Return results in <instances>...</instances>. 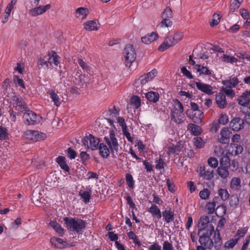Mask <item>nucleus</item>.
Wrapping results in <instances>:
<instances>
[{"instance_id": "nucleus-13", "label": "nucleus", "mask_w": 250, "mask_h": 250, "mask_svg": "<svg viewBox=\"0 0 250 250\" xmlns=\"http://www.w3.org/2000/svg\"><path fill=\"white\" fill-rule=\"evenodd\" d=\"M51 8L50 4H48L45 6L40 5L38 7L32 8L29 11V13L33 17H37L40 15L44 13L47 10Z\"/></svg>"}, {"instance_id": "nucleus-29", "label": "nucleus", "mask_w": 250, "mask_h": 250, "mask_svg": "<svg viewBox=\"0 0 250 250\" xmlns=\"http://www.w3.org/2000/svg\"><path fill=\"white\" fill-rule=\"evenodd\" d=\"M51 54V55H50V53H49L48 55L47 56L48 62L50 63V66L52 65V63H54L56 66H57L60 63L59 60L60 57L55 51H52Z\"/></svg>"}, {"instance_id": "nucleus-55", "label": "nucleus", "mask_w": 250, "mask_h": 250, "mask_svg": "<svg viewBox=\"0 0 250 250\" xmlns=\"http://www.w3.org/2000/svg\"><path fill=\"white\" fill-rule=\"evenodd\" d=\"M193 142L195 146L197 148H202L204 146L205 143L200 137H196L194 138Z\"/></svg>"}, {"instance_id": "nucleus-18", "label": "nucleus", "mask_w": 250, "mask_h": 250, "mask_svg": "<svg viewBox=\"0 0 250 250\" xmlns=\"http://www.w3.org/2000/svg\"><path fill=\"white\" fill-rule=\"evenodd\" d=\"M158 38V34L155 32H152L151 33L148 34L142 37V42L145 44H149L152 42L155 41Z\"/></svg>"}, {"instance_id": "nucleus-2", "label": "nucleus", "mask_w": 250, "mask_h": 250, "mask_svg": "<svg viewBox=\"0 0 250 250\" xmlns=\"http://www.w3.org/2000/svg\"><path fill=\"white\" fill-rule=\"evenodd\" d=\"M214 232V227L212 224H209L203 234L200 237L199 241L200 244L207 249H210L213 245L210 236Z\"/></svg>"}, {"instance_id": "nucleus-58", "label": "nucleus", "mask_w": 250, "mask_h": 250, "mask_svg": "<svg viewBox=\"0 0 250 250\" xmlns=\"http://www.w3.org/2000/svg\"><path fill=\"white\" fill-rule=\"evenodd\" d=\"M241 4L242 2H241V1H235V0H234L229 6V11L230 12H234L240 7Z\"/></svg>"}, {"instance_id": "nucleus-32", "label": "nucleus", "mask_w": 250, "mask_h": 250, "mask_svg": "<svg viewBox=\"0 0 250 250\" xmlns=\"http://www.w3.org/2000/svg\"><path fill=\"white\" fill-rule=\"evenodd\" d=\"M146 97L150 102L155 103L158 101L160 96L156 92L150 91L146 94Z\"/></svg>"}, {"instance_id": "nucleus-38", "label": "nucleus", "mask_w": 250, "mask_h": 250, "mask_svg": "<svg viewBox=\"0 0 250 250\" xmlns=\"http://www.w3.org/2000/svg\"><path fill=\"white\" fill-rule=\"evenodd\" d=\"M228 167H223L219 166L217 169V173L222 179H225L229 176V172Z\"/></svg>"}, {"instance_id": "nucleus-20", "label": "nucleus", "mask_w": 250, "mask_h": 250, "mask_svg": "<svg viewBox=\"0 0 250 250\" xmlns=\"http://www.w3.org/2000/svg\"><path fill=\"white\" fill-rule=\"evenodd\" d=\"M239 82L236 77H230L229 80L222 81L223 84L227 88H231L235 87Z\"/></svg>"}, {"instance_id": "nucleus-14", "label": "nucleus", "mask_w": 250, "mask_h": 250, "mask_svg": "<svg viewBox=\"0 0 250 250\" xmlns=\"http://www.w3.org/2000/svg\"><path fill=\"white\" fill-rule=\"evenodd\" d=\"M244 125V120L239 117L233 118L230 123L231 128L233 130L235 131H238L243 128Z\"/></svg>"}, {"instance_id": "nucleus-3", "label": "nucleus", "mask_w": 250, "mask_h": 250, "mask_svg": "<svg viewBox=\"0 0 250 250\" xmlns=\"http://www.w3.org/2000/svg\"><path fill=\"white\" fill-rule=\"evenodd\" d=\"M104 140L108 145L112 157L115 158L118 153L119 145L113 130L110 131L109 136L104 137Z\"/></svg>"}, {"instance_id": "nucleus-7", "label": "nucleus", "mask_w": 250, "mask_h": 250, "mask_svg": "<svg viewBox=\"0 0 250 250\" xmlns=\"http://www.w3.org/2000/svg\"><path fill=\"white\" fill-rule=\"evenodd\" d=\"M24 135L27 139L34 142L38 141L41 140H43L46 138V135L44 133L33 130H26L24 132Z\"/></svg>"}, {"instance_id": "nucleus-5", "label": "nucleus", "mask_w": 250, "mask_h": 250, "mask_svg": "<svg viewBox=\"0 0 250 250\" xmlns=\"http://www.w3.org/2000/svg\"><path fill=\"white\" fill-rule=\"evenodd\" d=\"M23 119L28 125H33L40 123L42 118L38 114L30 110H26L23 112Z\"/></svg>"}, {"instance_id": "nucleus-37", "label": "nucleus", "mask_w": 250, "mask_h": 250, "mask_svg": "<svg viewBox=\"0 0 250 250\" xmlns=\"http://www.w3.org/2000/svg\"><path fill=\"white\" fill-rule=\"evenodd\" d=\"M216 231H217V234H216V232L215 231L214 236V244L215 248L216 250H219L222 245V241L220 233L219 232V230L217 229H216Z\"/></svg>"}, {"instance_id": "nucleus-27", "label": "nucleus", "mask_w": 250, "mask_h": 250, "mask_svg": "<svg viewBox=\"0 0 250 250\" xmlns=\"http://www.w3.org/2000/svg\"><path fill=\"white\" fill-rule=\"evenodd\" d=\"M148 212L150 213L153 217L159 219L162 217L161 212L159 208L155 205L152 204L148 209Z\"/></svg>"}, {"instance_id": "nucleus-36", "label": "nucleus", "mask_w": 250, "mask_h": 250, "mask_svg": "<svg viewBox=\"0 0 250 250\" xmlns=\"http://www.w3.org/2000/svg\"><path fill=\"white\" fill-rule=\"evenodd\" d=\"M218 199V197H215L212 202H208L206 204V208L208 214H212L215 210V207L216 206V200H217Z\"/></svg>"}, {"instance_id": "nucleus-61", "label": "nucleus", "mask_w": 250, "mask_h": 250, "mask_svg": "<svg viewBox=\"0 0 250 250\" xmlns=\"http://www.w3.org/2000/svg\"><path fill=\"white\" fill-rule=\"evenodd\" d=\"M220 21V16L218 14H214L212 16V21L210 23L211 26L217 25Z\"/></svg>"}, {"instance_id": "nucleus-31", "label": "nucleus", "mask_w": 250, "mask_h": 250, "mask_svg": "<svg viewBox=\"0 0 250 250\" xmlns=\"http://www.w3.org/2000/svg\"><path fill=\"white\" fill-rule=\"evenodd\" d=\"M89 148L92 150H96L99 146V139L94 137L92 134H89Z\"/></svg>"}, {"instance_id": "nucleus-56", "label": "nucleus", "mask_w": 250, "mask_h": 250, "mask_svg": "<svg viewBox=\"0 0 250 250\" xmlns=\"http://www.w3.org/2000/svg\"><path fill=\"white\" fill-rule=\"evenodd\" d=\"M239 203V199L237 195H233L229 199V205L231 207H236Z\"/></svg>"}, {"instance_id": "nucleus-39", "label": "nucleus", "mask_w": 250, "mask_h": 250, "mask_svg": "<svg viewBox=\"0 0 250 250\" xmlns=\"http://www.w3.org/2000/svg\"><path fill=\"white\" fill-rule=\"evenodd\" d=\"M146 83H145L143 78L142 77V76H141L134 82V86L136 88V90L138 92H142V88Z\"/></svg>"}, {"instance_id": "nucleus-8", "label": "nucleus", "mask_w": 250, "mask_h": 250, "mask_svg": "<svg viewBox=\"0 0 250 250\" xmlns=\"http://www.w3.org/2000/svg\"><path fill=\"white\" fill-rule=\"evenodd\" d=\"M187 116L191 119L193 122L201 123L203 117V112L201 110L194 111L187 110L186 112Z\"/></svg>"}, {"instance_id": "nucleus-19", "label": "nucleus", "mask_w": 250, "mask_h": 250, "mask_svg": "<svg viewBox=\"0 0 250 250\" xmlns=\"http://www.w3.org/2000/svg\"><path fill=\"white\" fill-rule=\"evenodd\" d=\"M216 103L221 108H224L227 105L226 96L221 93H219L216 95Z\"/></svg>"}, {"instance_id": "nucleus-10", "label": "nucleus", "mask_w": 250, "mask_h": 250, "mask_svg": "<svg viewBox=\"0 0 250 250\" xmlns=\"http://www.w3.org/2000/svg\"><path fill=\"white\" fill-rule=\"evenodd\" d=\"M173 35L167 37L162 43L159 46L158 50L160 51H164L169 47L175 45L176 42L174 40Z\"/></svg>"}, {"instance_id": "nucleus-57", "label": "nucleus", "mask_w": 250, "mask_h": 250, "mask_svg": "<svg viewBox=\"0 0 250 250\" xmlns=\"http://www.w3.org/2000/svg\"><path fill=\"white\" fill-rule=\"evenodd\" d=\"M173 107L171 110L175 111L176 110H182L184 109L183 104L178 99H175L173 101Z\"/></svg>"}, {"instance_id": "nucleus-62", "label": "nucleus", "mask_w": 250, "mask_h": 250, "mask_svg": "<svg viewBox=\"0 0 250 250\" xmlns=\"http://www.w3.org/2000/svg\"><path fill=\"white\" fill-rule=\"evenodd\" d=\"M13 81L16 85L21 86L23 88H25L23 80L20 79L18 76L15 75L13 77Z\"/></svg>"}, {"instance_id": "nucleus-41", "label": "nucleus", "mask_w": 250, "mask_h": 250, "mask_svg": "<svg viewBox=\"0 0 250 250\" xmlns=\"http://www.w3.org/2000/svg\"><path fill=\"white\" fill-rule=\"evenodd\" d=\"M240 184V179L238 177H234L231 180L230 187L233 190H238L241 188Z\"/></svg>"}, {"instance_id": "nucleus-51", "label": "nucleus", "mask_w": 250, "mask_h": 250, "mask_svg": "<svg viewBox=\"0 0 250 250\" xmlns=\"http://www.w3.org/2000/svg\"><path fill=\"white\" fill-rule=\"evenodd\" d=\"M218 194L223 201L227 200L229 196V194L226 189L220 188L218 190Z\"/></svg>"}, {"instance_id": "nucleus-43", "label": "nucleus", "mask_w": 250, "mask_h": 250, "mask_svg": "<svg viewBox=\"0 0 250 250\" xmlns=\"http://www.w3.org/2000/svg\"><path fill=\"white\" fill-rule=\"evenodd\" d=\"M227 208L225 205L218 206L215 210V214L219 217H222L226 213Z\"/></svg>"}, {"instance_id": "nucleus-17", "label": "nucleus", "mask_w": 250, "mask_h": 250, "mask_svg": "<svg viewBox=\"0 0 250 250\" xmlns=\"http://www.w3.org/2000/svg\"><path fill=\"white\" fill-rule=\"evenodd\" d=\"M250 93L249 90L244 92L237 100L241 105H249L250 104Z\"/></svg>"}, {"instance_id": "nucleus-30", "label": "nucleus", "mask_w": 250, "mask_h": 250, "mask_svg": "<svg viewBox=\"0 0 250 250\" xmlns=\"http://www.w3.org/2000/svg\"><path fill=\"white\" fill-rule=\"evenodd\" d=\"M37 65L39 68H44L45 69L50 67V63L48 62L47 56L39 58L37 61Z\"/></svg>"}, {"instance_id": "nucleus-49", "label": "nucleus", "mask_w": 250, "mask_h": 250, "mask_svg": "<svg viewBox=\"0 0 250 250\" xmlns=\"http://www.w3.org/2000/svg\"><path fill=\"white\" fill-rule=\"evenodd\" d=\"M161 17L162 19H169L172 18L173 13L169 7H167L163 12L162 13Z\"/></svg>"}, {"instance_id": "nucleus-42", "label": "nucleus", "mask_w": 250, "mask_h": 250, "mask_svg": "<svg viewBox=\"0 0 250 250\" xmlns=\"http://www.w3.org/2000/svg\"><path fill=\"white\" fill-rule=\"evenodd\" d=\"M230 159L228 154H226L223 156L220 160V166L223 167L229 168L230 165Z\"/></svg>"}, {"instance_id": "nucleus-12", "label": "nucleus", "mask_w": 250, "mask_h": 250, "mask_svg": "<svg viewBox=\"0 0 250 250\" xmlns=\"http://www.w3.org/2000/svg\"><path fill=\"white\" fill-rule=\"evenodd\" d=\"M230 131L228 127H224L221 129L220 136L218 137V141L223 144H229L230 139Z\"/></svg>"}, {"instance_id": "nucleus-15", "label": "nucleus", "mask_w": 250, "mask_h": 250, "mask_svg": "<svg viewBox=\"0 0 250 250\" xmlns=\"http://www.w3.org/2000/svg\"><path fill=\"white\" fill-rule=\"evenodd\" d=\"M51 245L57 249H63L67 247V242L62 238L53 237L50 239Z\"/></svg>"}, {"instance_id": "nucleus-23", "label": "nucleus", "mask_w": 250, "mask_h": 250, "mask_svg": "<svg viewBox=\"0 0 250 250\" xmlns=\"http://www.w3.org/2000/svg\"><path fill=\"white\" fill-rule=\"evenodd\" d=\"M99 25L95 21H89L83 24L84 28L88 31L97 30L100 27Z\"/></svg>"}, {"instance_id": "nucleus-22", "label": "nucleus", "mask_w": 250, "mask_h": 250, "mask_svg": "<svg viewBox=\"0 0 250 250\" xmlns=\"http://www.w3.org/2000/svg\"><path fill=\"white\" fill-rule=\"evenodd\" d=\"M99 149V153L103 158H107L110 152V149L104 143H101L98 148Z\"/></svg>"}, {"instance_id": "nucleus-24", "label": "nucleus", "mask_w": 250, "mask_h": 250, "mask_svg": "<svg viewBox=\"0 0 250 250\" xmlns=\"http://www.w3.org/2000/svg\"><path fill=\"white\" fill-rule=\"evenodd\" d=\"M167 148V153L169 155L175 153L178 154L179 152L182 151L183 146L179 144H176V145L173 144L172 146H168Z\"/></svg>"}, {"instance_id": "nucleus-53", "label": "nucleus", "mask_w": 250, "mask_h": 250, "mask_svg": "<svg viewBox=\"0 0 250 250\" xmlns=\"http://www.w3.org/2000/svg\"><path fill=\"white\" fill-rule=\"evenodd\" d=\"M230 146L232 148L235 149L234 151L233 152V151H232L231 153L232 154L234 153V155H235L241 154L243 151V147L240 145H238L237 144H231L230 145Z\"/></svg>"}, {"instance_id": "nucleus-63", "label": "nucleus", "mask_w": 250, "mask_h": 250, "mask_svg": "<svg viewBox=\"0 0 250 250\" xmlns=\"http://www.w3.org/2000/svg\"><path fill=\"white\" fill-rule=\"evenodd\" d=\"M208 165L212 168H216L218 165L217 159L214 157H210L208 160Z\"/></svg>"}, {"instance_id": "nucleus-34", "label": "nucleus", "mask_w": 250, "mask_h": 250, "mask_svg": "<svg viewBox=\"0 0 250 250\" xmlns=\"http://www.w3.org/2000/svg\"><path fill=\"white\" fill-rule=\"evenodd\" d=\"M209 222V218L207 215L202 216L199 220L198 225L199 227H202L199 229V231H205L207 229V227L208 226V224Z\"/></svg>"}, {"instance_id": "nucleus-54", "label": "nucleus", "mask_w": 250, "mask_h": 250, "mask_svg": "<svg viewBox=\"0 0 250 250\" xmlns=\"http://www.w3.org/2000/svg\"><path fill=\"white\" fill-rule=\"evenodd\" d=\"M125 180L128 187L132 188H134V181L132 176L130 173L126 174Z\"/></svg>"}, {"instance_id": "nucleus-46", "label": "nucleus", "mask_w": 250, "mask_h": 250, "mask_svg": "<svg viewBox=\"0 0 250 250\" xmlns=\"http://www.w3.org/2000/svg\"><path fill=\"white\" fill-rule=\"evenodd\" d=\"M127 235L130 239L133 240V243L135 244V245H137L138 247H140L141 246V243L140 242L138 236L133 231H129L127 233Z\"/></svg>"}, {"instance_id": "nucleus-21", "label": "nucleus", "mask_w": 250, "mask_h": 250, "mask_svg": "<svg viewBox=\"0 0 250 250\" xmlns=\"http://www.w3.org/2000/svg\"><path fill=\"white\" fill-rule=\"evenodd\" d=\"M194 69L197 72L199 73L200 75L211 76L212 74L211 71L207 67L201 64H196L194 66Z\"/></svg>"}, {"instance_id": "nucleus-1", "label": "nucleus", "mask_w": 250, "mask_h": 250, "mask_svg": "<svg viewBox=\"0 0 250 250\" xmlns=\"http://www.w3.org/2000/svg\"><path fill=\"white\" fill-rule=\"evenodd\" d=\"M63 220L67 228L71 231L79 233L85 228V222L82 219L66 217Z\"/></svg>"}, {"instance_id": "nucleus-35", "label": "nucleus", "mask_w": 250, "mask_h": 250, "mask_svg": "<svg viewBox=\"0 0 250 250\" xmlns=\"http://www.w3.org/2000/svg\"><path fill=\"white\" fill-rule=\"evenodd\" d=\"M157 74V70L155 69L152 70L150 72L142 75L145 83L152 80Z\"/></svg>"}, {"instance_id": "nucleus-25", "label": "nucleus", "mask_w": 250, "mask_h": 250, "mask_svg": "<svg viewBox=\"0 0 250 250\" xmlns=\"http://www.w3.org/2000/svg\"><path fill=\"white\" fill-rule=\"evenodd\" d=\"M56 162L60 166L61 168L66 172H68L70 170L68 166L66 161V159L64 156H60L56 159Z\"/></svg>"}, {"instance_id": "nucleus-9", "label": "nucleus", "mask_w": 250, "mask_h": 250, "mask_svg": "<svg viewBox=\"0 0 250 250\" xmlns=\"http://www.w3.org/2000/svg\"><path fill=\"white\" fill-rule=\"evenodd\" d=\"M183 111L184 109H183V110H171L170 115L171 119L177 124H180L184 122L186 118L184 114L183 113Z\"/></svg>"}, {"instance_id": "nucleus-11", "label": "nucleus", "mask_w": 250, "mask_h": 250, "mask_svg": "<svg viewBox=\"0 0 250 250\" xmlns=\"http://www.w3.org/2000/svg\"><path fill=\"white\" fill-rule=\"evenodd\" d=\"M213 170L207 167L201 166L199 169L200 176L204 180H211L214 176Z\"/></svg>"}, {"instance_id": "nucleus-6", "label": "nucleus", "mask_w": 250, "mask_h": 250, "mask_svg": "<svg viewBox=\"0 0 250 250\" xmlns=\"http://www.w3.org/2000/svg\"><path fill=\"white\" fill-rule=\"evenodd\" d=\"M11 106L13 105L16 110L24 112L26 110V104L22 98L18 96H13L10 101Z\"/></svg>"}, {"instance_id": "nucleus-44", "label": "nucleus", "mask_w": 250, "mask_h": 250, "mask_svg": "<svg viewBox=\"0 0 250 250\" xmlns=\"http://www.w3.org/2000/svg\"><path fill=\"white\" fill-rule=\"evenodd\" d=\"M91 193V191L90 190H88V191L81 190L79 192L80 196L83 199V201L85 203H87L89 202Z\"/></svg>"}, {"instance_id": "nucleus-59", "label": "nucleus", "mask_w": 250, "mask_h": 250, "mask_svg": "<svg viewBox=\"0 0 250 250\" xmlns=\"http://www.w3.org/2000/svg\"><path fill=\"white\" fill-rule=\"evenodd\" d=\"M210 195V191L208 188H204L199 192L200 197L203 200L208 199Z\"/></svg>"}, {"instance_id": "nucleus-48", "label": "nucleus", "mask_w": 250, "mask_h": 250, "mask_svg": "<svg viewBox=\"0 0 250 250\" xmlns=\"http://www.w3.org/2000/svg\"><path fill=\"white\" fill-rule=\"evenodd\" d=\"M239 238H235L234 239H231L227 241L224 245V247L226 249H229L233 248L235 245L238 243Z\"/></svg>"}, {"instance_id": "nucleus-52", "label": "nucleus", "mask_w": 250, "mask_h": 250, "mask_svg": "<svg viewBox=\"0 0 250 250\" xmlns=\"http://www.w3.org/2000/svg\"><path fill=\"white\" fill-rule=\"evenodd\" d=\"M222 60L225 62H230L233 63L237 62V59L233 56H229L228 55L224 54L222 57Z\"/></svg>"}, {"instance_id": "nucleus-64", "label": "nucleus", "mask_w": 250, "mask_h": 250, "mask_svg": "<svg viewBox=\"0 0 250 250\" xmlns=\"http://www.w3.org/2000/svg\"><path fill=\"white\" fill-rule=\"evenodd\" d=\"M172 25V22L169 19H163L162 21L160 22V25L161 27H168L171 26Z\"/></svg>"}, {"instance_id": "nucleus-16", "label": "nucleus", "mask_w": 250, "mask_h": 250, "mask_svg": "<svg viewBox=\"0 0 250 250\" xmlns=\"http://www.w3.org/2000/svg\"><path fill=\"white\" fill-rule=\"evenodd\" d=\"M196 86L198 90L208 95H210L213 93L212 86L209 84L200 83L196 82Z\"/></svg>"}, {"instance_id": "nucleus-4", "label": "nucleus", "mask_w": 250, "mask_h": 250, "mask_svg": "<svg viewBox=\"0 0 250 250\" xmlns=\"http://www.w3.org/2000/svg\"><path fill=\"white\" fill-rule=\"evenodd\" d=\"M124 55L125 58V64L130 67L136 58L135 50L133 45L128 44L126 45L124 50Z\"/></svg>"}, {"instance_id": "nucleus-60", "label": "nucleus", "mask_w": 250, "mask_h": 250, "mask_svg": "<svg viewBox=\"0 0 250 250\" xmlns=\"http://www.w3.org/2000/svg\"><path fill=\"white\" fill-rule=\"evenodd\" d=\"M8 138V133L5 128L0 126V140H5Z\"/></svg>"}, {"instance_id": "nucleus-45", "label": "nucleus", "mask_w": 250, "mask_h": 250, "mask_svg": "<svg viewBox=\"0 0 250 250\" xmlns=\"http://www.w3.org/2000/svg\"><path fill=\"white\" fill-rule=\"evenodd\" d=\"M48 92L51 98L54 103V104L57 106H60L61 104V102L59 96L57 95L53 90H49Z\"/></svg>"}, {"instance_id": "nucleus-28", "label": "nucleus", "mask_w": 250, "mask_h": 250, "mask_svg": "<svg viewBox=\"0 0 250 250\" xmlns=\"http://www.w3.org/2000/svg\"><path fill=\"white\" fill-rule=\"evenodd\" d=\"M88 13L89 12L87 8L79 7L76 9L75 14L77 18L81 17L82 20H84L86 18Z\"/></svg>"}, {"instance_id": "nucleus-26", "label": "nucleus", "mask_w": 250, "mask_h": 250, "mask_svg": "<svg viewBox=\"0 0 250 250\" xmlns=\"http://www.w3.org/2000/svg\"><path fill=\"white\" fill-rule=\"evenodd\" d=\"M162 215L165 221L167 223L174 221V213L170 209L163 211L162 212Z\"/></svg>"}, {"instance_id": "nucleus-47", "label": "nucleus", "mask_w": 250, "mask_h": 250, "mask_svg": "<svg viewBox=\"0 0 250 250\" xmlns=\"http://www.w3.org/2000/svg\"><path fill=\"white\" fill-rule=\"evenodd\" d=\"M130 104L132 105L135 109H138L141 105L140 98L137 96H133L131 99Z\"/></svg>"}, {"instance_id": "nucleus-33", "label": "nucleus", "mask_w": 250, "mask_h": 250, "mask_svg": "<svg viewBox=\"0 0 250 250\" xmlns=\"http://www.w3.org/2000/svg\"><path fill=\"white\" fill-rule=\"evenodd\" d=\"M50 226L59 234L62 236L64 234V229L62 226L55 221H51L49 223Z\"/></svg>"}, {"instance_id": "nucleus-50", "label": "nucleus", "mask_w": 250, "mask_h": 250, "mask_svg": "<svg viewBox=\"0 0 250 250\" xmlns=\"http://www.w3.org/2000/svg\"><path fill=\"white\" fill-rule=\"evenodd\" d=\"M78 63L84 71L89 73L90 71V67L82 59L79 58Z\"/></svg>"}, {"instance_id": "nucleus-40", "label": "nucleus", "mask_w": 250, "mask_h": 250, "mask_svg": "<svg viewBox=\"0 0 250 250\" xmlns=\"http://www.w3.org/2000/svg\"><path fill=\"white\" fill-rule=\"evenodd\" d=\"M188 129H190L192 133L196 136L199 135L202 132L200 126L193 124H190L188 125Z\"/></svg>"}]
</instances>
